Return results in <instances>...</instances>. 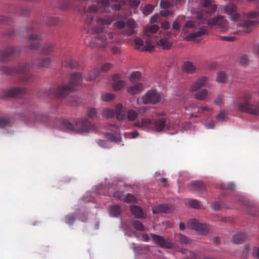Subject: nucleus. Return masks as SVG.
<instances>
[{
    "instance_id": "obj_1",
    "label": "nucleus",
    "mask_w": 259,
    "mask_h": 259,
    "mask_svg": "<svg viewBox=\"0 0 259 259\" xmlns=\"http://www.w3.org/2000/svg\"><path fill=\"white\" fill-rule=\"evenodd\" d=\"M81 80L80 73H73L68 84H63L58 86H53L49 90L41 89L38 93V96L39 98L55 96L58 99H62L73 90V87L79 84Z\"/></svg>"
},
{
    "instance_id": "obj_2",
    "label": "nucleus",
    "mask_w": 259,
    "mask_h": 259,
    "mask_svg": "<svg viewBox=\"0 0 259 259\" xmlns=\"http://www.w3.org/2000/svg\"><path fill=\"white\" fill-rule=\"evenodd\" d=\"M56 125L58 128L67 131H75L80 133L95 131L96 128L95 125L85 118L77 119L74 125L67 119H58L56 121Z\"/></svg>"
},
{
    "instance_id": "obj_3",
    "label": "nucleus",
    "mask_w": 259,
    "mask_h": 259,
    "mask_svg": "<svg viewBox=\"0 0 259 259\" xmlns=\"http://www.w3.org/2000/svg\"><path fill=\"white\" fill-rule=\"evenodd\" d=\"M30 65L28 64L20 63L15 67L3 66L1 69V73L8 75H16L20 81L26 82L31 80L32 76L29 73Z\"/></svg>"
},
{
    "instance_id": "obj_4",
    "label": "nucleus",
    "mask_w": 259,
    "mask_h": 259,
    "mask_svg": "<svg viewBox=\"0 0 259 259\" xmlns=\"http://www.w3.org/2000/svg\"><path fill=\"white\" fill-rule=\"evenodd\" d=\"M253 93L246 92L243 94L240 99L242 102L236 101L235 106H237L238 111L246 113L250 115L259 116V103L254 104L252 102Z\"/></svg>"
},
{
    "instance_id": "obj_5",
    "label": "nucleus",
    "mask_w": 259,
    "mask_h": 259,
    "mask_svg": "<svg viewBox=\"0 0 259 259\" xmlns=\"http://www.w3.org/2000/svg\"><path fill=\"white\" fill-rule=\"evenodd\" d=\"M236 6L232 4L229 3L227 4L225 9V12L229 15H232V19L234 21H240V23L238 25L245 28V29L240 31V33H249L251 32L252 30V27L254 26L258 23L256 21L253 20H244L242 21L243 16L245 15L243 14H239L236 13Z\"/></svg>"
},
{
    "instance_id": "obj_6",
    "label": "nucleus",
    "mask_w": 259,
    "mask_h": 259,
    "mask_svg": "<svg viewBox=\"0 0 259 259\" xmlns=\"http://www.w3.org/2000/svg\"><path fill=\"white\" fill-rule=\"evenodd\" d=\"M117 41L118 39L114 37L113 33L105 32L97 35L95 39L92 40L90 46L92 48H107L111 47V44Z\"/></svg>"
},
{
    "instance_id": "obj_7",
    "label": "nucleus",
    "mask_w": 259,
    "mask_h": 259,
    "mask_svg": "<svg viewBox=\"0 0 259 259\" xmlns=\"http://www.w3.org/2000/svg\"><path fill=\"white\" fill-rule=\"evenodd\" d=\"M114 25L118 29H123L125 26L127 25V29L122 31V34L124 35L132 36L136 33L135 29L136 27V23L135 21L132 19L127 20L126 22L118 20L114 23Z\"/></svg>"
},
{
    "instance_id": "obj_8",
    "label": "nucleus",
    "mask_w": 259,
    "mask_h": 259,
    "mask_svg": "<svg viewBox=\"0 0 259 259\" xmlns=\"http://www.w3.org/2000/svg\"><path fill=\"white\" fill-rule=\"evenodd\" d=\"M20 49L18 47L9 46L0 50V62L9 61L11 57L17 56L20 54Z\"/></svg>"
},
{
    "instance_id": "obj_9",
    "label": "nucleus",
    "mask_w": 259,
    "mask_h": 259,
    "mask_svg": "<svg viewBox=\"0 0 259 259\" xmlns=\"http://www.w3.org/2000/svg\"><path fill=\"white\" fill-rule=\"evenodd\" d=\"M106 194L110 196L116 197L119 200L127 203L137 202V199L135 196L130 193L124 195L121 192H114L113 191L112 186L109 189L108 192Z\"/></svg>"
},
{
    "instance_id": "obj_10",
    "label": "nucleus",
    "mask_w": 259,
    "mask_h": 259,
    "mask_svg": "<svg viewBox=\"0 0 259 259\" xmlns=\"http://www.w3.org/2000/svg\"><path fill=\"white\" fill-rule=\"evenodd\" d=\"M161 97L160 94L154 90H151L145 93L140 100L143 104H155L160 101Z\"/></svg>"
},
{
    "instance_id": "obj_11",
    "label": "nucleus",
    "mask_w": 259,
    "mask_h": 259,
    "mask_svg": "<svg viewBox=\"0 0 259 259\" xmlns=\"http://www.w3.org/2000/svg\"><path fill=\"white\" fill-rule=\"evenodd\" d=\"M208 25L217 26L220 29V31L225 32L228 29L227 22L224 17L221 15H218L210 19L207 22Z\"/></svg>"
},
{
    "instance_id": "obj_12",
    "label": "nucleus",
    "mask_w": 259,
    "mask_h": 259,
    "mask_svg": "<svg viewBox=\"0 0 259 259\" xmlns=\"http://www.w3.org/2000/svg\"><path fill=\"white\" fill-rule=\"evenodd\" d=\"M188 225L189 227L203 235L207 234L210 231V228L207 225L199 222L195 219L189 221Z\"/></svg>"
},
{
    "instance_id": "obj_13",
    "label": "nucleus",
    "mask_w": 259,
    "mask_h": 259,
    "mask_svg": "<svg viewBox=\"0 0 259 259\" xmlns=\"http://www.w3.org/2000/svg\"><path fill=\"white\" fill-rule=\"evenodd\" d=\"M26 93V90L24 88H12L4 91V98H21Z\"/></svg>"
},
{
    "instance_id": "obj_14",
    "label": "nucleus",
    "mask_w": 259,
    "mask_h": 259,
    "mask_svg": "<svg viewBox=\"0 0 259 259\" xmlns=\"http://www.w3.org/2000/svg\"><path fill=\"white\" fill-rule=\"evenodd\" d=\"M113 20V19L109 17L104 18H97L96 22L98 27H93L92 31L95 33H100L101 32H103L104 26L111 24Z\"/></svg>"
},
{
    "instance_id": "obj_15",
    "label": "nucleus",
    "mask_w": 259,
    "mask_h": 259,
    "mask_svg": "<svg viewBox=\"0 0 259 259\" xmlns=\"http://www.w3.org/2000/svg\"><path fill=\"white\" fill-rule=\"evenodd\" d=\"M98 11V8L96 5H92L85 10L83 18L85 20V23L91 25L94 21L95 15Z\"/></svg>"
},
{
    "instance_id": "obj_16",
    "label": "nucleus",
    "mask_w": 259,
    "mask_h": 259,
    "mask_svg": "<svg viewBox=\"0 0 259 259\" xmlns=\"http://www.w3.org/2000/svg\"><path fill=\"white\" fill-rule=\"evenodd\" d=\"M40 35L31 34L28 37V44H27L26 48L31 51L37 50L40 47Z\"/></svg>"
},
{
    "instance_id": "obj_17",
    "label": "nucleus",
    "mask_w": 259,
    "mask_h": 259,
    "mask_svg": "<svg viewBox=\"0 0 259 259\" xmlns=\"http://www.w3.org/2000/svg\"><path fill=\"white\" fill-rule=\"evenodd\" d=\"M150 236L152 240L160 247L167 248H170L171 247L170 242L161 236L154 234H150Z\"/></svg>"
},
{
    "instance_id": "obj_18",
    "label": "nucleus",
    "mask_w": 259,
    "mask_h": 259,
    "mask_svg": "<svg viewBox=\"0 0 259 259\" xmlns=\"http://www.w3.org/2000/svg\"><path fill=\"white\" fill-rule=\"evenodd\" d=\"M152 120L150 118H142L134 123V126L144 130L149 131L152 127Z\"/></svg>"
},
{
    "instance_id": "obj_19",
    "label": "nucleus",
    "mask_w": 259,
    "mask_h": 259,
    "mask_svg": "<svg viewBox=\"0 0 259 259\" xmlns=\"http://www.w3.org/2000/svg\"><path fill=\"white\" fill-rule=\"evenodd\" d=\"M207 33V30L205 27L200 28L196 32H193L191 33L188 35L185 36L184 40L187 41H192L194 38L199 37L203 35H204Z\"/></svg>"
},
{
    "instance_id": "obj_20",
    "label": "nucleus",
    "mask_w": 259,
    "mask_h": 259,
    "mask_svg": "<svg viewBox=\"0 0 259 259\" xmlns=\"http://www.w3.org/2000/svg\"><path fill=\"white\" fill-rule=\"evenodd\" d=\"M208 78L201 77L198 78L196 81L193 83L191 88V91H196L202 87L206 86L208 81Z\"/></svg>"
},
{
    "instance_id": "obj_21",
    "label": "nucleus",
    "mask_w": 259,
    "mask_h": 259,
    "mask_svg": "<svg viewBox=\"0 0 259 259\" xmlns=\"http://www.w3.org/2000/svg\"><path fill=\"white\" fill-rule=\"evenodd\" d=\"M143 90L144 87L141 82L137 83L135 84L129 85L127 88V92L128 94L134 95L141 93Z\"/></svg>"
},
{
    "instance_id": "obj_22",
    "label": "nucleus",
    "mask_w": 259,
    "mask_h": 259,
    "mask_svg": "<svg viewBox=\"0 0 259 259\" xmlns=\"http://www.w3.org/2000/svg\"><path fill=\"white\" fill-rule=\"evenodd\" d=\"M170 211V208L168 204H162L152 207V213H168Z\"/></svg>"
},
{
    "instance_id": "obj_23",
    "label": "nucleus",
    "mask_w": 259,
    "mask_h": 259,
    "mask_svg": "<svg viewBox=\"0 0 259 259\" xmlns=\"http://www.w3.org/2000/svg\"><path fill=\"white\" fill-rule=\"evenodd\" d=\"M152 126L155 131L160 132L164 130L166 126V121L164 118H159L153 121L152 122Z\"/></svg>"
},
{
    "instance_id": "obj_24",
    "label": "nucleus",
    "mask_w": 259,
    "mask_h": 259,
    "mask_svg": "<svg viewBox=\"0 0 259 259\" xmlns=\"http://www.w3.org/2000/svg\"><path fill=\"white\" fill-rule=\"evenodd\" d=\"M200 4L201 7L206 8L209 13L216 10L217 6L212 4V0H200Z\"/></svg>"
},
{
    "instance_id": "obj_25",
    "label": "nucleus",
    "mask_w": 259,
    "mask_h": 259,
    "mask_svg": "<svg viewBox=\"0 0 259 259\" xmlns=\"http://www.w3.org/2000/svg\"><path fill=\"white\" fill-rule=\"evenodd\" d=\"M183 71L187 73H192L196 69V66L191 61H186L182 65Z\"/></svg>"
},
{
    "instance_id": "obj_26",
    "label": "nucleus",
    "mask_w": 259,
    "mask_h": 259,
    "mask_svg": "<svg viewBox=\"0 0 259 259\" xmlns=\"http://www.w3.org/2000/svg\"><path fill=\"white\" fill-rule=\"evenodd\" d=\"M192 189L194 191L202 192L205 191V185L201 181H195L191 184Z\"/></svg>"
},
{
    "instance_id": "obj_27",
    "label": "nucleus",
    "mask_w": 259,
    "mask_h": 259,
    "mask_svg": "<svg viewBox=\"0 0 259 259\" xmlns=\"http://www.w3.org/2000/svg\"><path fill=\"white\" fill-rule=\"evenodd\" d=\"M115 112H116V116L118 120H123L126 118V115L124 113V110L122 104H118L116 106Z\"/></svg>"
},
{
    "instance_id": "obj_28",
    "label": "nucleus",
    "mask_w": 259,
    "mask_h": 259,
    "mask_svg": "<svg viewBox=\"0 0 259 259\" xmlns=\"http://www.w3.org/2000/svg\"><path fill=\"white\" fill-rule=\"evenodd\" d=\"M121 212V210L120 209V207L117 204L113 205L109 208V213L110 215L113 217H118Z\"/></svg>"
},
{
    "instance_id": "obj_29",
    "label": "nucleus",
    "mask_w": 259,
    "mask_h": 259,
    "mask_svg": "<svg viewBox=\"0 0 259 259\" xmlns=\"http://www.w3.org/2000/svg\"><path fill=\"white\" fill-rule=\"evenodd\" d=\"M131 210L132 213L136 218H143V212L142 209L137 205H133L131 206Z\"/></svg>"
},
{
    "instance_id": "obj_30",
    "label": "nucleus",
    "mask_w": 259,
    "mask_h": 259,
    "mask_svg": "<svg viewBox=\"0 0 259 259\" xmlns=\"http://www.w3.org/2000/svg\"><path fill=\"white\" fill-rule=\"evenodd\" d=\"M175 239L181 244L187 245L191 243V240L182 234L175 235Z\"/></svg>"
},
{
    "instance_id": "obj_31",
    "label": "nucleus",
    "mask_w": 259,
    "mask_h": 259,
    "mask_svg": "<svg viewBox=\"0 0 259 259\" xmlns=\"http://www.w3.org/2000/svg\"><path fill=\"white\" fill-rule=\"evenodd\" d=\"M208 94V91L206 89H202L194 94V98L197 100L203 101L207 97Z\"/></svg>"
},
{
    "instance_id": "obj_32",
    "label": "nucleus",
    "mask_w": 259,
    "mask_h": 259,
    "mask_svg": "<svg viewBox=\"0 0 259 259\" xmlns=\"http://www.w3.org/2000/svg\"><path fill=\"white\" fill-rule=\"evenodd\" d=\"M247 239V235L245 233H239L234 236L233 242L237 244H241L243 243Z\"/></svg>"
},
{
    "instance_id": "obj_33",
    "label": "nucleus",
    "mask_w": 259,
    "mask_h": 259,
    "mask_svg": "<svg viewBox=\"0 0 259 259\" xmlns=\"http://www.w3.org/2000/svg\"><path fill=\"white\" fill-rule=\"evenodd\" d=\"M157 45L164 50H169L171 47V44L166 38H162L157 42Z\"/></svg>"
},
{
    "instance_id": "obj_34",
    "label": "nucleus",
    "mask_w": 259,
    "mask_h": 259,
    "mask_svg": "<svg viewBox=\"0 0 259 259\" xmlns=\"http://www.w3.org/2000/svg\"><path fill=\"white\" fill-rule=\"evenodd\" d=\"M35 121L40 122L41 123H45L49 119V116L48 114H42L40 113L34 114H33Z\"/></svg>"
},
{
    "instance_id": "obj_35",
    "label": "nucleus",
    "mask_w": 259,
    "mask_h": 259,
    "mask_svg": "<svg viewBox=\"0 0 259 259\" xmlns=\"http://www.w3.org/2000/svg\"><path fill=\"white\" fill-rule=\"evenodd\" d=\"M159 28V27L158 25H152L151 26L145 28L144 31V34L146 36H150V32L154 33L155 32H157Z\"/></svg>"
},
{
    "instance_id": "obj_36",
    "label": "nucleus",
    "mask_w": 259,
    "mask_h": 259,
    "mask_svg": "<svg viewBox=\"0 0 259 259\" xmlns=\"http://www.w3.org/2000/svg\"><path fill=\"white\" fill-rule=\"evenodd\" d=\"M141 77V73L139 71H135L132 73L130 76L129 80L132 82L140 80Z\"/></svg>"
},
{
    "instance_id": "obj_37",
    "label": "nucleus",
    "mask_w": 259,
    "mask_h": 259,
    "mask_svg": "<svg viewBox=\"0 0 259 259\" xmlns=\"http://www.w3.org/2000/svg\"><path fill=\"white\" fill-rule=\"evenodd\" d=\"M100 74V71L98 69H95L90 73V76L85 77V79L89 81L95 80L96 77H98Z\"/></svg>"
},
{
    "instance_id": "obj_38",
    "label": "nucleus",
    "mask_w": 259,
    "mask_h": 259,
    "mask_svg": "<svg viewBox=\"0 0 259 259\" xmlns=\"http://www.w3.org/2000/svg\"><path fill=\"white\" fill-rule=\"evenodd\" d=\"M11 122L9 118L0 117V128L10 127Z\"/></svg>"
},
{
    "instance_id": "obj_39",
    "label": "nucleus",
    "mask_w": 259,
    "mask_h": 259,
    "mask_svg": "<svg viewBox=\"0 0 259 259\" xmlns=\"http://www.w3.org/2000/svg\"><path fill=\"white\" fill-rule=\"evenodd\" d=\"M106 138L111 141L115 142H120V137L117 134L108 133L105 135Z\"/></svg>"
},
{
    "instance_id": "obj_40",
    "label": "nucleus",
    "mask_w": 259,
    "mask_h": 259,
    "mask_svg": "<svg viewBox=\"0 0 259 259\" xmlns=\"http://www.w3.org/2000/svg\"><path fill=\"white\" fill-rule=\"evenodd\" d=\"M188 205L190 207L194 209H201L202 207L200 202L196 200H191L188 201Z\"/></svg>"
},
{
    "instance_id": "obj_41",
    "label": "nucleus",
    "mask_w": 259,
    "mask_h": 259,
    "mask_svg": "<svg viewBox=\"0 0 259 259\" xmlns=\"http://www.w3.org/2000/svg\"><path fill=\"white\" fill-rule=\"evenodd\" d=\"M54 46L52 44L46 45L42 49V53L45 55H49L53 52Z\"/></svg>"
},
{
    "instance_id": "obj_42",
    "label": "nucleus",
    "mask_w": 259,
    "mask_h": 259,
    "mask_svg": "<svg viewBox=\"0 0 259 259\" xmlns=\"http://www.w3.org/2000/svg\"><path fill=\"white\" fill-rule=\"evenodd\" d=\"M154 49V46L152 45L150 42L148 40L145 41V44L144 46H143L141 48V51H146V52H151Z\"/></svg>"
},
{
    "instance_id": "obj_43",
    "label": "nucleus",
    "mask_w": 259,
    "mask_h": 259,
    "mask_svg": "<svg viewBox=\"0 0 259 259\" xmlns=\"http://www.w3.org/2000/svg\"><path fill=\"white\" fill-rule=\"evenodd\" d=\"M133 226L136 230L143 231L145 230L144 226L143 225L142 223L138 221H134L132 223Z\"/></svg>"
},
{
    "instance_id": "obj_44",
    "label": "nucleus",
    "mask_w": 259,
    "mask_h": 259,
    "mask_svg": "<svg viewBox=\"0 0 259 259\" xmlns=\"http://www.w3.org/2000/svg\"><path fill=\"white\" fill-rule=\"evenodd\" d=\"M63 65L66 67H70L72 69H74L77 66V63L75 61L72 60H69L67 61H64L63 63Z\"/></svg>"
},
{
    "instance_id": "obj_45",
    "label": "nucleus",
    "mask_w": 259,
    "mask_h": 259,
    "mask_svg": "<svg viewBox=\"0 0 259 259\" xmlns=\"http://www.w3.org/2000/svg\"><path fill=\"white\" fill-rule=\"evenodd\" d=\"M76 217L72 214H69L65 218V222L69 225H72L76 220Z\"/></svg>"
},
{
    "instance_id": "obj_46",
    "label": "nucleus",
    "mask_w": 259,
    "mask_h": 259,
    "mask_svg": "<svg viewBox=\"0 0 259 259\" xmlns=\"http://www.w3.org/2000/svg\"><path fill=\"white\" fill-rule=\"evenodd\" d=\"M127 118L130 121L135 120L138 117V113L135 110H128L127 113Z\"/></svg>"
},
{
    "instance_id": "obj_47",
    "label": "nucleus",
    "mask_w": 259,
    "mask_h": 259,
    "mask_svg": "<svg viewBox=\"0 0 259 259\" xmlns=\"http://www.w3.org/2000/svg\"><path fill=\"white\" fill-rule=\"evenodd\" d=\"M124 85V81L122 80L115 81L113 84V89L115 91H118L123 88Z\"/></svg>"
},
{
    "instance_id": "obj_48",
    "label": "nucleus",
    "mask_w": 259,
    "mask_h": 259,
    "mask_svg": "<svg viewBox=\"0 0 259 259\" xmlns=\"http://www.w3.org/2000/svg\"><path fill=\"white\" fill-rule=\"evenodd\" d=\"M50 60L48 58H44L42 59H41L38 63V67L39 68L41 67H48L50 63Z\"/></svg>"
},
{
    "instance_id": "obj_49",
    "label": "nucleus",
    "mask_w": 259,
    "mask_h": 259,
    "mask_svg": "<svg viewBox=\"0 0 259 259\" xmlns=\"http://www.w3.org/2000/svg\"><path fill=\"white\" fill-rule=\"evenodd\" d=\"M226 75L225 72L221 71L218 73L217 77V81L220 83H223L226 81Z\"/></svg>"
},
{
    "instance_id": "obj_50",
    "label": "nucleus",
    "mask_w": 259,
    "mask_h": 259,
    "mask_svg": "<svg viewBox=\"0 0 259 259\" xmlns=\"http://www.w3.org/2000/svg\"><path fill=\"white\" fill-rule=\"evenodd\" d=\"M113 65L111 63H106L101 66L100 71L102 72H107L112 68Z\"/></svg>"
},
{
    "instance_id": "obj_51",
    "label": "nucleus",
    "mask_w": 259,
    "mask_h": 259,
    "mask_svg": "<svg viewBox=\"0 0 259 259\" xmlns=\"http://www.w3.org/2000/svg\"><path fill=\"white\" fill-rule=\"evenodd\" d=\"M115 96L112 93H105L102 96V99L104 101L109 102L112 101Z\"/></svg>"
},
{
    "instance_id": "obj_52",
    "label": "nucleus",
    "mask_w": 259,
    "mask_h": 259,
    "mask_svg": "<svg viewBox=\"0 0 259 259\" xmlns=\"http://www.w3.org/2000/svg\"><path fill=\"white\" fill-rule=\"evenodd\" d=\"M135 44L136 45L135 48L137 50H141L142 47L144 46V42L143 40L140 38H136L135 39Z\"/></svg>"
},
{
    "instance_id": "obj_53",
    "label": "nucleus",
    "mask_w": 259,
    "mask_h": 259,
    "mask_svg": "<svg viewBox=\"0 0 259 259\" xmlns=\"http://www.w3.org/2000/svg\"><path fill=\"white\" fill-rule=\"evenodd\" d=\"M114 115V112L112 109H106L103 111V116L107 118H112Z\"/></svg>"
},
{
    "instance_id": "obj_54",
    "label": "nucleus",
    "mask_w": 259,
    "mask_h": 259,
    "mask_svg": "<svg viewBox=\"0 0 259 259\" xmlns=\"http://www.w3.org/2000/svg\"><path fill=\"white\" fill-rule=\"evenodd\" d=\"M87 115L90 118L93 119L97 116V111L95 108H91L89 110H88Z\"/></svg>"
},
{
    "instance_id": "obj_55",
    "label": "nucleus",
    "mask_w": 259,
    "mask_h": 259,
    "mask_svg": "<svg viewBox=\"0 0 259 259\" xmlns=\"http://www.w3.org/2000/svg\"><path fill=\"white\" fill-rule=\"evenodd\" d=\"M59 20L57 17H49L47 22V24L49 26H53L58 23Z\"/></svg>"
},
{
    "instance_id": "obj_56",
    "label": "nucleus",
    "mask_w": 259,
    "mask_h": 259,
    "mask_svg": "<svg viewBox=\"0 0 259 259\" xmlns=\"http://www.w3.org/2000/svg\"><path fill=\"white\" fill-rule=\"evenodd\" d=\"M154 7L151 5H147L144 9V13L146 15H149L154 10Z\"/></svg>"
},
{
    "instance_id": "obj_57",
    "label": "nucleus",
    "mask_w": 259,
    "mask_h": 259,
    "mask_svg": "<svg viewBox=\"0 0 259 259\" xmlns=\"http://www.w3.org/2000/svg\"><path fill=\"white\" fill-rule=\"evenodd\" d=\"M249 63V59L246 55H243L240 58V64L241 65H247Z\"/></svg>"
},
{
    "instance_id": "obj_58",
    "label": "nucleus",
    "mask_w": 259,
    "mask_h": 259,
    "mask_svg": "<svg viewBox=\"0 0 259 259\" xmlns=\"http://www.w3.org/2000/svg\"><path fill=\"white\" fill-rule=\"evenodd\" d=\"M221 188L224 189H229L231 190H234L235 189V185L232 183H230L226 185L221 184Z\"/></svg>"
},
{
    "instance_id": "obj_59",
    "label": "nucleus",
    "mask_w": 259,
    "mask_h": 259,
    "mask_svg": "<svg viewBox=\"0 0 259 259\" xmlns=\"http://www.w3.org/2000/svg\"><path fill=\"white\" fill-rule=\"evenodd\" d=\"M194 27V23L192 21H188L185 23L184 26L183 28V31L185 33L187 32L186 30V28H193Z\"/></svg>"
},
{
    "instance_id": "obj_60",
    "label": "nucleus",
    "mask_w": 259,
    "mask_h": 259,
    "mask_svg": "<svg viewBox=\"0 0 259 259\" xmlns=\"http://www.w3.org/2000/svg\"><path fill=\"white\" fill-rule=\"evenodd\" d=\"M224 102V96L222 95L218 96L217 98L214 101V103L217 105L221 106Z\"/></svg>"
},
{
    "instance_id": "obj_61",
    "label": "nucleus",
    "mask_w": 259,
    "mask_h": 259,
    "mask_svg": "<svg viewBox=\"0 0 259 259\" xmlns=\"http://www.w3.org/2000/svg\"><path fill=\"white\" fill-rule=\"evenodd\" d=\"M110 0H97V3L100 4L105 8L110 7Z\"/></svg>"
},
{
    "instance_id": "obj_62",
    "label": "nucleus",
    "mask_w": 259,
    "mask_h": 259,
    "mask_svg": "<svg viewBox=\"0 0 259 259\" xmlns=\"http://www.w3.org/2000/svg\"><path fill=\"white\" fill-rule=\"evenodd\" d=\"M160 8L164 9H167L170 7V3L166 0H161Z\"/></svg>"
},
{
    "instance_id": "obj_63",
    "label": "nucleus",
    "mask_w": 259,
    "mask_h": 259,
    "mask_svg": "<svg viewBox=\"0 0 259 259\" xmlns=\"http://www.w3.org/2000/svg\"><path fill=\"white\" fill-rule=\"evenodd\" d=\"M247 18H256L259 16V13L256 11L249 12L246 15Z\"/></svg>"
},
{
    "instance_id": "obj_64",
    "label": "nucleus",
    "mask_w": 259,
    "mask_h": 259,
    "mask_svg": "<svg viewBox=\"0 0 259 259\" xmlns=\"http://www.w3.org/2000/svg\"><path fill=\"white\" fill-rule=\"evenodd\" d=\"M37 29L35 23H32L30 26L26 28V31L27 32H33Z\"/></svg>"
}]
</instances>
